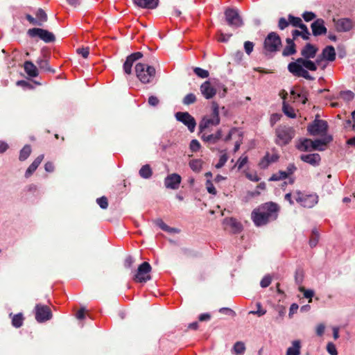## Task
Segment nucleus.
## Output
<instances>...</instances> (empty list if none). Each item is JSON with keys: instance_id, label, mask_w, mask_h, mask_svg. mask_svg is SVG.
<instances>
[{"instance_id": "2f4dec72", "label": "nucleus", "mask_w": 355, "mask_h": 355, "mask_svg": "<svg viewBox=\"0 0 355 355\" xmlns=\"http://www.w3.org/2000/svg\"><path fill=\"white\" fill-rule=\"evenodd\" d=\"M139 174L144 179H149L153 175V171L149 164H145L141 166L139 171Z\"/></svg>"}, {"instance_id": "473e14b6", "label": "nucleus", "mask_w": 355, "mask_h": 355, "mask_svg": "<svg viewBox=\"0 0 355 355\" xmlns=\"http://www.w3.org/2000/svg\"><path fill=\"white\" fill-rule=\"evenodd\" d=\"M332 138L331 137H329L328 139L326 141L324 139H315L314 141H312V150H323L324 148L322 147L323 146H325L329 141H331Z\"/></svg>"}, {"instance_id": "c9c22d12", "label": "nucleus", "mask_w": 355, "mask_h": 355, "mask_svg": "<svg viewBox=\"0 0 355 355\" xmlns=\"http://www.w3.org/2000/svg\"><path fill=\"white\" fill-rule=\"evenodd\" d=\"M31 153V148L30 145H25L20 150L19 159L20 161H25Z\"/></svg>"}, {"instance_id": "4c0bfd02", "label": "nucleus", "mask_w": 355, "mask_h": 355, "mask_svg": "<svg viewBox=\"0 0 355 355\" xmlns=\"http://www.w3.org/2000/svg\"><path fill=\"white\" fill-rule=\"evenodd\" d=\"M320 234L316 228L313 229L311 236L309 239V245L311 248L316 246L319 241Z\"/></svg>"}, {"instance_id": "864d4df0", "label": "nucleus", "mask_w": 355, "mask_h": 355, "mask_svg": "<svg viewBox=\"0 0 355 355\" xmlns=\"http://www.w3.org/2000/svg\"><path fill=\"white\" fill-rule=\"evenodd\" d=\"M96 202L102 209H106L108 206L107 199L105 196L97 198Z\"/></svg>"}, {"instance_id": "a18cd8bd", "label": "nucleus", "mask_w": 355, "mask_h": 355, "mask_svg": "<svg viewBox=\"0 0 355 355\" xmlns=\"http://www.w3.org/2000/svg\"><path fill=\"white\" fill-rule=\"evenodd\" d=\"M196 101V96L193 93L187 94L182 100L183 104L187 105L194 103Z\"/></svg>"}, {"instance_id": "a19ab883", "label": "nucleus", "mask_w": 355, "mask_h": 355, "mask_svg": "<svg viewBox=\"0 0 355 355\" xmlns=\"http://www.w3.org/2000/svg\"><path fill=\"white\" fill-rule=\"evenodd\" d=\"M288 21H289V24H292V26H295V27H300L301 25H304V24H303L301 18L298 17H295L292 15H288Z\"/></svg>"}, {"instance_id": "aec40b11", "label": "nucleus", "mask_w": 355, "mask_h": 355, "mask_svg": "<svg viewBox=\"0 0 355 355\" xmlns=\"http://www.w3.org/2000/svg\"><path fill=\"white\" fill-rule=\"evenodd\" d=\"M200 92L206 99L213 98L216 94V89L211 85L209 81H205L200 86Z\"/></svg>"}, {"instance_id": "680f3d73", "label": "nucleus", "mask_w": 355, "mask_h": 355, "mask_svg": "<svg viewBox=\"0 0 355 355\" xmlns=\"http://www.w3.org/2000/svg\"><path fill=\"white\" fill-rule=\"evenodd\" d=\"M155 224L163 231L166 232L169 230V226H168L162 219H157Z\"/></svg>"}, {"instance_id": "4be33fe9", "label": "nucleus", "mask_w": 355, "mask_h": 355, "mask_svg": "<svg viewBox=\"0 0 355 355\" xmlns=\"http://www.w3.org/2000/svg\"><path fill=\"white\" fill-rule=\"evenodd\" d=\"M300 159L302 161L314 166H318L321 160L320 155L318 153L302 155Z\"/></svg>"}, {"instance_id": "3c124183", "label": "nucleus", "mask_w": 355, "mask_h": 355, "mask_svg": "<svg viewBox=\"0 0 355 355\" xmlns=\"http://www.w3.org/2000/svg\"><path fill=\"white\" fill-rule=\"evenodd\" d=\"M271 281H272L271 277L269 275H266L261 280L260 286L262 288H267L270 284Z\"/></svg>"}, {"instance_id": "39448f33", "label": "nucleus", "mask_w": 355, "mask_h": 355, "mask_svg": "<svg viewBox=\"0 0 355 355\" xmlns=\"http://www.w3.org/2000/svg\"><path fill=\"white\" fill-rule=\"evenodd\" d=\"M295 132L293 128L287 125H279L275 129V142L279 146L288 144L295 137Z\"/></svg>"}, {"instance_id": "e2e57ef3", "label": "nucleus", "mask_w": 355, "mask_h": 355, "mask_svg": "<svg viewBox=\"0 0 355 355\" xmlns=\"http://www.w3.org/2000/svg\"><path fill=\"white\" fill-rule=\"evenodd\" d=\"M289 25V21H287L284 17H281L279 19L278 27L281 30L285 29Z\"/></svg>"}, {"instance_id": "9d476101", "label": "nucleus", "mask_w": 355, "mask_h": 355, "mask_svg": "<svg viewBox=\"0 0 355 355\" xmlns=\"http://www.w3.org/2000/svg\"><path fill=\"white\" fill-rule=\"evenodd\" d=\"M151 266L148 262H143L138 267L136 274L134 276V281L139 283H146L151 279L150 272L151 271Z\"/></svg>"}, {"instance_id": "a878e982", "label": "nucleus", "mask_w": 355, "mask_h": 355, "mask_svg": "<svg viewBox=\"0 0 355 355\" xmlns=\"http://www.w3.org/2000/svg\"><path fill=\"white\" fill-rule=\"evenodd\" d=\"M159 0H133L135 5L143 8L154 9L158 5Z\"/></svg>"}, {"instance_id": "e433bc0d", "label": "nucleus", "mask_w": 355, "mask_h": 355, "mask_svg": "<svg viewBox=\"0 0 355 355\" xmlns=\"http://www.w3.org/2000/svg\"><path fill=\"white\" fill-rule=\"evenodd\" d=\"M282 110L288 117L291 119H295L296 117V114L293 107L285 103L283 104Z\"/></svg>"}, {"instance_id": "052dcab7", "label": "nucleus", "mask_w": 355, "mask_h": 355, "mask_svg": "<svg viewBox=\"0 0 355 355\" xmlns=\"http://www.w3.org/2000/svg\"><path fill=\"white\" fill-rule=\"evenodd\" d=\"M78 54L81 55L83 58H87L89 54V49L88 47L80 48L76 50Z\"/></svg>"}, {"instance_id": "bf43d9fd", "label": "nucleus", "mask_w": 355, "mask_h": 355, "mask_svg": "<svg viewBox=\"0 0 355 355\" xmlns=\"http://www.w3.org/2000/svg\"><path fill=\"white\" fill-rule=\"evenodd\" d=\"M316 15L313 12L306 11L303 13L302 17L306 21H310L315 19Z\"/></svg>"}, {"instance_id": "20e7f679", "label": "nucleus", "mask_w": 355, "mask_h": 355, "mask_svg": "<svg viewBox=\"0 0 355 355\" xmlns=\"http://www.w3.org/2000/svg\"><path fill=\"white\" fill-rule=\"evenodd\" d=\"M282 46V40L275 32H270L266 37L263 42V53L266 56L272 57L278 51Z\"/></svg>"}, {"instance_id": "774afa93", "label": "nucleus", "mask_w": 355, "mask_h": 355, "mask_svg": "<svg viewBox=\"0 0 355 355\" xmlns=\"http://www.w3.org/2000/svg\"><path fill=\"white\" fill-rule=\"evenodd\" d=\"M243 53L241 51H236L234 55V60L237 63H240L243 59Z\"/></svg>"}, {"instance_id": "338daca9", "label": "nucleus", "mask_w": 355, "mask_h": 355, "mask_svg": "<svg viewBox=\"0 0 355 355\" xmlns=\"http://www.w3.org/2000/svg\"><path fill=\"white\" fill-rule=\"evenodd\" d=\"M297 168L293 163L289 164L287 166L286 171H285L286 174H287V177L291 174H293Z\"/></svg>"}, {"instance_id": "2eb2a0df", "label": "nucleus", "mask_w": 355, "mask_h": 355, "mask_svg": "<svg viewBox=\"0 0 355 355\" xmlns=\"http://www.w3.org/2000/svg\"><path fill=\"white\" fill-rule=\"evenodd\" d=\"M182 181V178L177 173H172L167 175L164 179V185L166 188L171 189H178Z\"/></svg>"}, {"instance_id": "72a5a7b5", "label": "nucleus", "mask_w": 355, "mask_h": 355, "mask_svg": "<svg viewBox=\"0 0 355 355\" xmlns=\"http://www.w3.org/2000/svg\"><path fill=\"white\" fill-rule=\"evenodd\" d=\"M37 64H38L40 69L51 73L55 72V70L49 66V62L46 59L39 58L37 60Z\"/></svg>"}, {"instance_id": "cd10ccee", "label": "nucleus", "mask_w": 355, "mask_h": 355, "mask_svg": "<svg viewBox=\"0 0 355 355\" xmlns=\"http://www.w3.org/2000/svg\"><path fill=\"white\" fill-rule=\"evenodd\" d=\"M324 60L332 62L336 59V51L333 46H326L321 53Z\"/></svg>"}, {"instance_id": "1a4fd4ad", "label": "nucleus", "mask_w": 355, "mask_h": 355, "mask_svg": "<svg viewBox=\"0 0 355 355\" xmlns=\"http://www.w3.org/2000/svg\"><path fill=\"white\" fill-rule=\"evenodd\" d=\"M293 197L298 203L306 208H312L318 202L317 194L305 195L300 191H296Z\"/></svg>"}, {"instance_id": "79ce46f5", "label": "nucleus", "mask_w": 355, "mask_h": 355, "mask_svg": "<svg viewBox=\"0 0 355 355\" xmlns=\"http://www.w3.org/2000/svg\"><path fill=\"white\" fill-rule=\"evenodd\" d=\"M287 178V174H286L285 171H279L278 173H274L269 178V181H279L282 180H284Z\"/></svg>"}, {"instance_id": "09e8293b", "label": "nucleus", "mask_w": 355, "mask_h": 355, "mask_svg": "<svg viewBox=\"0 0 355 355\" xmlns=\"http://www.w3.org/2000/svg\"><path fill=\"white\" fill-rule=\"evenodd\" d=\"M299 291L304 293V297L309 298L310 299L309 302H311V298L314 295V291L313 290L305 289L304 287L300 286L299 287Z\"/></svg>"}, {"instance_id": "bb28decb", "label": "nucleus", "mask_w": 355, "mask_h": 355, "mask_svg": "<svg viewBox=\"0 0 355 355\" xmlns=\"http://www.w3.org/2000/svg\"><path fill=\"white\" fill-rule=\"evenodd\" d=\"M299 28L301 29V31L293 30L292 31L293 39L295 40L297 37L301 36L304 40H309L310 33L307 26L304 24L301 25V26Z\"/></svg>"}, {"instance_id": "5fc2aeb1", "label": "nucleus", "mask_w": 355, "mask_h": 355, "mask_svg": "<svg viewBox=\"0 0 355 355\" xmlns=\"http://www.w3.org/2000/svg\"><path fill=\"white\" fill-rule=\"evenodd\" d=\"M327 351L331 355H338V351L336 345L333 343H328L327 345Z\"/></svg>"}, {"instance_id": "6e6552de", "label": "nucleus", "mask_w": 355, "mask_h": 355, "mask_svg": "<svg viewBox=\"0 0 355 355\" xmlns=\"http://www.w3.org/2000/svg\"><path fill=\"white\" fill-rule=\"evenodd\" d=\"M224 14L226 22L230 27L237 28L243 25V19L238 9L227 8L225 9Z\"/></svg>"}, {"instance_id": "603ef678", "label": "nucleus", "mask_w": 355, "mask_h": 355, "mask_svg": "<svg viewBox=\"0 0 355 355\" xmlns=\"http://www.w3.org/2000/svg\"><path fill=\"white\" fill-rule=\"evenodd\" d=\"M205 185H206V189L209 193H211L212 195L216 194V193H217L216 189L214 187L212 182L210 180H207L206 181Z\"/></svg>"}, {"instance_id": "ddd939ff", "label": "nucleus", "mask_w": 355, "mask_h": 355, "mask_svg": "<svg viewBox=\"0 0 355 355\" xmlns=\"http://www.w3.org/2000/svg\"><path fill=\"white\" fill-rule=\"evenodd\" d=\"M35 319L39 322H43L49 320L52 317V313L46 305L38 304L35 306Z\"/></svg>"}, {"instance_id": "f3484780", "label": "nucleus", "mask_w": 355, "mask_h": 355, "mask_svg": "<svg viewBox=\"0 0 355 355\" xmlns=\"http://www.w3.org/2000/svg\"><path fill=\"white\" fill-rule=\"evenodd\" d=\"M311 28L314 36H319L327 33V29L324 26V21L322 19H318L314 21Z\"/></svg>"}, {"instance_id": "7c9ffc66", "label": "nucleus", "mask_w": 355, "mask_h": 355, "mask_svg": "<svg viewBox=\"0 0 355 355\" xmlns=\"http://www.w3.org/2000/svg\"><path fill=\"white\" fill-rule=\"evenodd\" d=\"M35 16H36V18H35L36 21H37V23H39V24H37V26H42L44 24V23H45L48 19L47 15H46V12L42 8H39L36 11Z\"/></svg>"}, {"instance_id": "69168bd1", "label": "nucleus", "mask_w": 355, "mask_h": 355, "mask_svg": "<svg viewBox=\"0 0 355 355\" xmlns=\"http://www.w3.org/2000/svg\"><path fill=\"white\" fill-rule=\"evenodd\" d=\"M246 178L254 182H257L260 180V178L257 175L256 173H246Z\"/></svg>"}, {"instance_id": "f257e3e1", "label": "nucleus", "mask_w": 355, "mask_h": 355, "mask_svg": "<svg viewBox=\"0 0 355 355\" xmlns=\"http://www.w3.org/2000/svg\"><path fill=\"white\" fill-rule=\"evenodd\" d=\"M318 48L314 45L307 43L301 50L302 58H299L295 61L288 64V71L295 77H302L309 80H313L314 78L310 75L308 70L315 71L317 70L316 63L311 60L314 58L318 52Z\"/></svg>"}, {"instance_id": "8fccbe9b", "label": "nucleus", "mask_w": 355, "mask_h": 355, "mask_svg": "<svg viewBox=\"0 0 355 355\" xmlns=\"http://www.w3.org/2000/svg\"><path fill=\"white\" fill-rule=\"evenodd\" d=\"M228 159V157L226 153H224L220 156L218 162L216 164L215 167L216 168H222Z\"/></svg>"}, {"instance_id": "0eeeda50", "label": "nucleus", "mask_w": 355, "mask_h": 355, "mask_svg": "<svg viewBox=\"0 0 355 355\" xmlns=\"http://www.w3.org/2000/svg\"><path fill=\"white\" fill-rule=\"evenodd\" d=\"M27 35L31 38H38L45 43L53 42L55 40V37L53 33L41 28H30L27 31Z\"/></svg>"}, {"instance_id": "58836bf2", "label": "nucleus", "mask_w": 355, "mask_h": 355, "mask_svg": "<svg viewBox=\"0 0 355 355\" xmlns=\"http://www.w3.org/2000/svg\"><path fill=\"white\" fill-rule=\"evenodd\" d=\"M190 168L195 172H199L202 166V161L200 159H192L189 162Z\"/></svg>"}, {"instance_id": "ea45409f", "label": "nucleus", "mask_w": 355, "mask_h": 355, "mask_svg": "<svg viewBox=\"0 0 355 355\" xmlns=\"http://www.w3.org/2000/svg\"><path fill=\"white\" fill-rule=\"evenodd\" d=\"M24 317L22 313H17L13 315L12 319V324L16 327L19 328L22 326Z\"/></svg>"}, {"instance_id": "5701e85b", "label": "nucleus", "mask_w": 355, "mask_h": 355, "mask_svg": "<svg viewBox=\"0 0 355 355\" xmlns=\"http://www.w3.org/2000/svg\"><path fill=\"white\" fill-rule=\"evenodd\" d=\"M294 40H295L291 38H287L286 40L287 45L284 47L282 51V55L284 57H288L296 53V45L294 42Z\"/></svg>"}, {"instance_id": "6ab92c4d", "label": "nucleus", "mask_w": 355, "mask_h": 355, "mask_svg": "<svg viewBox=\"0 0 355 355\" xmlns=\"http://www.w3.org/2000/svg\"><path fill=\"white\" fill-rule=\"evenodd\" d=\"M279 157V155L276 153L270 155L269 153H266L264 157L260 160L259 166L261 169H266L270 164L277 162Z\"/></svg>"}, {"instance_id": "4d7b16f0", "label": "nucleus", "mask_w": 355, "mask_h": 355, "mask_svg": "<svg viewBox=\"0 0 355 355\" xmlns=\"http://www.w3.org/2000/svg\"><path fill=\"white\" fill-rule=\"evenodd\" d=\"M253 48H254L253 42H250V41H246L244 43L245 51L248 55H250L252 52Z\"/></svg>"}, {"instance_id": "37998d69", "label": "nucleus", "mask_w": 355, "mask_h": 355, "mask_svg": "<svg viewBox=\"0 0 355 355\" xmlns=\"http://www.w3.org/2000/svg\"><path fill=\"white\" fill-rule=\"evenodd\" d=\"M295 280L297 285H301L304 280V271L301 268H297L295 273Z\"/></svg>"}, {"instance_id": "4468645a", "label": "nucleus", "mask_w": 355, "mask_h": 355, "mask_svg": "<svg viewBox=\"0 0 355 355\" xmlns=\"http://www.w3.org/2000/svg\"><path fill=\"white\" fill-rule=\"evenodd\" d=\"M142 57L143 54L141 52H135L129 55L123 65L124 73L128 75L131 74L133 64Z\"/></svg>"}, {"instance_id": "0e129e2a", "label": "nucleus", "mask_w": 355, "mask_h": 355, "mask_svg": "<svg viewBox=\"0 0 355 355\" xmlns=\"http://www.w3.org/2000/svg\"><path fill=\"white\" fill-rule=\"evenodd\" d=\"M148 102L150 105L155 107L159 104V101L157 96H150Z\"/></svg>"}, {"instance_id": "b1692460", "label": "nucleus", "mask_w": 355, "mask_h": 355, "mask_svg": "<svg viewBox=\"0 0 355 355\" xmlns=\"http://www.w3.org/2000/svg\"><path fill=\"white\" fill-rule=\"evenodd\" d=\"M44 156L43 154L37 156L35 160L32 162V164L28 166V168L26 169L25 172V177L26 178H28L31 177L33 173L36 171L37 167L40 166L41 162H42Z\"/></svg>"}, {"instance_id": "412c9836", "label": "nucleus", "mask_w": 355, "mask_h": 355, "mask_svg": "<svg viewBox=\"0 0 355 355\" xmlns=\"http://www.w3.org/2000/svg\"><path fill=\"white\" fill-rule=\"evenodd\" d=\"M223 223L231 228V232L233 234L240 233L243 230L242 224L234 218H225Z\"/></svg>"}, {"instance_id": "393cba45", "label": "nucleus", "mask_w": 355, "mask_h": 355, "mask_svg": "<svg viewBox=\"0 0 355 355\" xmlns=\"http://www.w3.org/2000/svg\"><path fill=\"white\" fill-rule=\"evenodd\" d=\"M302 342L300 340H293L291 345L287 348L286 355H300Z\"/></svg>"}, {"instance_id": "423d86ee", "label": "nucleus", "mask_w": 355, "mask_h": 355, "mask_svg": "<svg viewBox=\"0 0 355 355\" xmlns=\"http://www.w3.org/2000/svg\"><path fill=\"white\" fill-rule=\"evenodd\" d=\"M136 76L144 84L153 82L155 76V69L142 63H137L135 66Z\"/></svg>"}, {"instance_id": "7ed1b4c3", "label": "nucleus", "mask_w": 355, "mask_h": 355, "mask_svg": "<svg viewBox=\"0 0 355 355\" xmlns=\"http://www.w3.org/2000/svg\"><path fill=\"white\" fill-rule=\"evenodd\" d=\"M220 122L219 105L216 102L213 101L211 103V114L203 116L199 123L200 132L207 131L211 126L218 125Z\"/></svg>"}, {"instance_id": "49530a36", "label": "nucleus", "mask_w": 355, "mask_h": 355, "mask_svg": "<svg viewBox=\"0 0 355 355\" xmlns=\"http://www.w3.org/2000/svg\"><path fill=\"white\" fill-rule=\"evenodd\" d=\"M340 97L346 101H352L354 97V94L350 90L342 91L340 93Z\"/></svg>"}, {"instance_id": "13d9d810", "label": "nucleus", "mask_w": 355, "mask_h": 355, "mask_svg": "<svg viewBox=\"0 0 355 355\" xmlns=\"http://www.w3.org/2000/svg\"><path fill=\"white\" fill-rule=\"evenodd\" d=\"M248 161V158L247 156L241 157L238 159L237 163H236L238 169L239 170L241 169L244 166V165L247 164Z\"/></svg>"}, {"instance_id": "a211bd4d", "label": "nucleus", "mask_w": 355, "mask_h": 355, "mask_svg": "<svg viewBox=\"0 0 355 355\" xmlns=\"http://www.w3.org/2000/svg\"><path fill=\"white\" fill-rule=\"evenodd\" d=\"M353 25V21L348 18L339 19L335 22L336 29L338 32L349 31Z\"/></svg>"}, {"instance_id": "c03bdc74", "label": "nucleus", "mask_w": 355, "mask_h": 355, "mask_svg": "<svg viewBox=\"0 0 355 355\" xmlns=\"http://www.w3.org/2000/svg\"><path fill=\"white\" fill-rule=\"evenodd\" d=\"M193 72L196 76L201 78H206L209 75V71L207 70L203 69L200 67H195L193 69Z\"/></svg>"}, {"instance_id": "f8f14e48", "label": "nucleus", "mask_w": 355, "mask_h": 355, "mask_svg": "<svg viewBox=\"0 0 355 355\" xmlns=\"http://www.w3.org/2000/svg\"><path fill=\"white\" fill-rule=\"evenodd\" d=\"M175 118L178 121L185 125L190 132H193L196 125L195 119L189 112H178L175 113Z\"/></svg>"}, {"instance_id": "f03ea898", "label": "nucleus", "mask_w": 355, "mask_h": 355, "mask_svg": "<svg viewBox=\"0 0 355 355\" xmlns=\"http://www.w3.org/2000/svg\"><path fill=\"white\" fill-rule=\"evenodd\" d=\"M279 211V207L277 203L268 202L254 209L251 214V218L257 227H261L275 220L278 217Z\"/></svg>"}, {"instance_id": "dca6fc26", "label": "nucleus", "mask_w": 355, "mask_h": 355, "mask_svg": "<svg viewBox=\"0 0 355 355\" xmlns=\"http://www.w3.org/2000/svg\"><path fill=\"white\" fill-rule=\"evenodd\" d=\"M200 133L201 134L202 140L207 144H216L223 136V131L221 129H218L214 134H208L207 131Z\"/></svg>"}, {"instance_id": "c756f323", "label": "nucleus", "mask_w": 355, "mask_h": 355, "mask_svg": "<svg viewBox=\"0 0 355 355\" xmlns=\"http://www.w3.org/2000/svg\"><path fill=\"white\" fill-rule=\"evenodd\" d=\"M312 140L310 139H303L300 141L297 144V148L300 151H311L312 150Z\"/></svg>"}, {"instance_id": "9b49d317", "label": "nucleus", "mask_w": 355, "mask_h": 355, "mask_svg": "<svg viewBox=\"0 0 355 355\" xmlns=\"http://www.w3.org/2000/svg\"><path fill=\"white\" fill-rule=\"evenodd\" d=\"M328 125L326 121L315 119L312 123L307 127V130L311 135H318L325 133L327 131Z\"/></svg>"}, {"instance_id": "c85d7f7f", "label": "nucleus", "mask_w": 355, "mask_h": 355, "mask_svg": "<svg viewBox=\"0 0 355 355\" xmlns=\"http://www.w3.org/2000/svg\"><path fill=\"white\" fill-rule=\"evenodd\" d=\"M24 67V71L29 76L35 78L38 76V70L36 66L31 61H26Z\"/></svg>"}, {"instance_id": "f704fd0d", "label": "nucleus", "mask_w": 355, "mask_h": 355, "mask_svg": "<svg viewBox=\"0 0 355 355\" xmlns=\"http://www.w3.org/2000/svg\"><path fill=\"white\" fill-rule=\"evenodd\" d=\"M232 352L236 355H243L245 352V346L244 343L237 341L232 347Z\"/></svg>"}, {"instance_id": "6e6d98bb", "label": "nucleus", "mask_w": 355, "mask_h": 355, "mask_svg": "<svg viewBox=\"0 0 355 355\" xmlns=\"http://www.w3.org/2000/svg\"><path fill=\"white\" fill-rule=\"evenodd\" d=\"M200 148V144L197 139H192L190 143V149L192 152H197Z\"/></svg>"}, {"instance_id": "de8ad7c7", "label": "nucleus", "mask_w": 355, "mask_h": 355, "mask_svg": "<svg viewBox=\"0 0 355 355\" xmlns=\"http://www.w3.org/2000/svg\"><path fill=\"white\" fill-rule=\"evenodd\" d=\"M256 306H257V309L256 311H250L249 312V314L257 315L259 317L266 314V310L262 309V306H261V304L260 302H257Z\"/></svg>"}]
</instances>
